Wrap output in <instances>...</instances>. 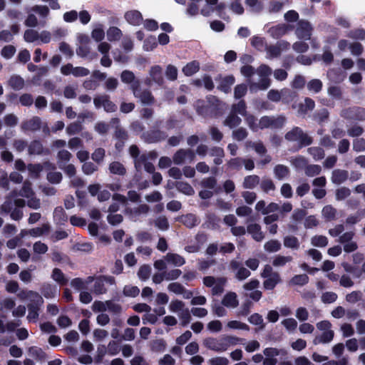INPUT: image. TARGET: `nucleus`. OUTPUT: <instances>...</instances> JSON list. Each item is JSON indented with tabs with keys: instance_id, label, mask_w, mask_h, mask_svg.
I'll return each instance as SVG.
<instances>
[{
	"instance_id": "18",
	"label": "nucleus",
	"mask_w": 365,
	"mask_h": 365,
	"mask_svg": "<svg viewBox=\"0 0 365 365\" xmlns=\"http://www.w3.org/2000/svg\"><path fill=\"white\" fill-rule=\"evenodd\" d=\"M292 26L283 24L276 26L272 27L269 30L270 35L274 38H279L287 33L288 31L292 30Z\"/></svg>"
},
{
	"instance_id": "16",
	"label": "nucleus",
	"mask_w": 365,
	"mask_h": 365,
	"mask_svg": "<svg viewBox=\"0 0 365 365\" xmlns=\"http://www.w3.org/2000/svg\"><path fill=\"white\" fill-rule=\"evenodd\" d=\"M222 305L230 309H235L239 305L237 295L234 292H229L222 299Z\"/></svg>"
},
{
	"instance_id": "28",
	"label": "nucleus",
	"mask_w": 365,
	"mask_h": 365,
	"mask_svg": "<svg viewBox=\"0 0 365 365\" xmlns=\"http://www.w3.org/2000/svg\"><path fill=\"white\" fill-rule=\"evenodd\" d=\"M165 261L175 267L182 266L185 263V259L182 256L170 252L165 256Z\"/></svg>"
},
{
	"instance_id": "34",
	"label": "nucleus",
	"mask_w": 365,
	"mask_h": 365,
	"mask_svg": "<svg viewBox=\"0 0 365 365\" xmlns=\"http://www.w3.org/2000/svg\"><path fill=\"white\" fill-rule=\"evenodd\" d=\"M150 76L153 81L161 85L163 83L164 80L162 76V68L160 66H154L150 68Z\"/></svg>"
},
{
	"instance_id": "19",
	"label": "nucleus",
	"mask_w": 365,
	"mask_h": 365,
	"mask_svg": "<svg viewBox=\"0 0 365 365\" xmlns=\"http://www.w3.org/2000/svg\"><path fill=\"white\" fill-rule=\"evenodd\" d=\"M337 215V210L331 205H325L322 210V216L326 222H331L336 220Z\"/></svg>"
},
{
	"instance_id": "31",
	"label": "nucleus",
	"mask_w": 365,
	"mask_h": 365,
	"mask_svg": "<svg viewBox=\"0 0 365 365\" xmlns=\"http://www.w3.org/2000/svg\"><path fill=\"white\" fill-rule=\"evenodd\" d=\"M200 70V63L197 61H192L187 63L183 68L182 72L187 76H191Z\"/></svg>"
},
{
	"instance_id": "3",
	"label": "nucleus",
	"mask_w": 365,
	"mask_h": 365,
	"mask_svg": "<svg viewBox=\"0 0 365 365\" xmlns=\"http://www.w3.org/2000/svg\"><path fill=\"white\" fill-rule=\"evenodd\" d=\"M316 327L317 329L322 333L315 336L313 340L314 344H328L333 340L334 332L331 329L332 324L329 321L322 320L317 323Z\"/></svg>"
},
{
	"instance_id": "53",
	"label": "nucleus",
	"mask_w": 365,
	"mask_h": 365,
	"mask_svg": "<svg viewBox=\"0 0 365 365\" xmlns=\"http://www.w3.org/2000/svg\"><path fill=\"white\" fill-rule=\"evenodd\" d=\"M27 16L25 19L24 24L28 27H36L38 26L41 23L38 21L36 16L35 15L34 12H31L30 9L27 11Z\"/></svg>"
},
{
	"instance_id": "44",
	"label": "nucleus",
	"mask_w": 365,
	"mask_h": 365,
	"mask_svg": "<svg viewBox=\"0 0 365 365\" xmlns=\"http://www.w3.org/2000/svg\"><path fill=\"white\" fill-rule=\"evenodd\" d=\"M260 188L264 192L268 193L270 191H274L276 186L272 179L264 178L260 182Z\"/></svg>"
},
{
	"instance_id": "23",
	"label": "nucleus",
	"mask_w": 365,
	"mask_h": 365,
	"mask_svg": "<svg viewBox=\"0 0 365 365\" xmlns=\"http://www.w3.org/2000/svg\"><path fill=\"white\" fill-rule=\"evenodd\" d=\"M260 182L259 177L257 175H249L244 178L242 186L245 189H254Z\"/></svg>"
},
{
	"instance_id": "35",
	"label": "nucleus",
	"mask_w": 365,
	"mask_h": 365,
	"mask_svg": "<svg viewBox=\"0 0 365 365\" xmlns=\"http://www.w3.org/2000/svg\"><path fill=\"white\" fill-rule=\"evenodd\" d=\"M180 222L188 228H192L197 224V218L193 214L182 215L180 218Z\"/></svg>"
},
{
	"instance_id": "9",
	"label": "nucleus",
	"mask_w": 365,
	"mask_h": 365,
	"mask_svg": "<svg viewBox=\"0 0 365 365\" xmlns=\"http://www.w3.org/2000/svg\"><path fill=\"white\" fill-rule=\"evenodd\" d=\"M93 103L96 108L103 107L105 111L113 113L117 109L115 104L110 100L107 95L97 96L93 98Z\"/></svg>"
},
{
	"instance_id": "13",
	"label": "nucleus",
	"mask_w": 365,
	"mask_h": 365,
	"mask_svg": "<svg viewBox=\"0 0 365 365\" xmlns=\"http://www.w3.org/2000/svg\"><path fill=\"white\" fill-rule=\"evenodd\" d=\"M312 31V27L309 22L302 20L298 23L295 33L298 38L308 40L311 38Z\"/></svg>"
},
{
	"instance_id": "49",
	"label": "nucleus",
	"mask_w": 365,
	"mask_h": 365,
	"mask_svg": "<svg viewBox=\"0 0 365 365\" xmlns=\"http://www.w3.org/2000/svg\"><path fill=\"white\" fill-rule=\"evenodd\" d=\"M16 48L14 46L9 44L4 46L1 50V56L5 59L11 58L16 53Z\"/></svg>"
},
{
	"instance_id": "39",
	"label": "nucleus",
	"mask_w": 365,
	"mask_h": 365,
	"mask_svg": "<svg viewBox=\"0 0 365 365\" xmlns=\"http://www.w3.org/2000/svg\"><path fill=\"white\" fill-rule=\"evenodd\" d=\"M177 190L187 195H192L195 193L192 187L185 182H177L175 184Z\"/></svg>"
},
{
	"instance_id": "43",
	"label": "nucleus",
	"mask_w": 365,
	"mask_h": 365,
	"mask_svg": "<svg viewBox=\"0 0 365 365\" xmlns=\"http://www.w3.org/2000/svg\"><path fill=\"white\" fill-rule=\"evenodd\" d=\"M83 130L81 122L75 121L68 124L66 128V133L69 135H73L79 133Z\"/></svg>"
},
{
	"instance_id": "33",
	"label": "nucleus",
	"mask_w": 365,
	"mask_h": 365,
	"mask_svg": "<svg viewBox=\"0 0 365 365\" xmlns=\"http://www.w3.org/2000/svg\"><path fill=\"white\" fill-rule=\"evenodd\" d=\"M273 172L275 178L282 180L289 175V169L286 165L279 164L274 166Z\"/></svg>"
},
{
	"instance_id": "20",
	"label": "nucleus",
	"mask_w": 365,
	"mask_h": 365,
	"mask_svg": "<svg viewBox=\"0 0 365 365\" xmlns=\"http://www.w3.org/2000/svg\"><path fill=\"white\" fill-rule=\"evenodd\" d=\"M30 11L38 14V16L43 19V21H41V24L43 26L45 25V19L50 14V9L48 6L46 5H34L30 8Z\"/></svg>"
},
{
	"instance_id": "14",
	"label": "nucleus",
	"mask_w": 365,
	"mask_h": 365,
	"mask_svg": "<svg viewBox=\"0 0 365 365\" xmlns=\"http://www.w3.org/2000/svg\"><path fill=\"white\" fill-rule=\"evenodd\" d=\"M42 120L38 116H34L21 124V129L25 131H37L41 128Z\"/></svg>"
},
{
	"instance_id": "60",
	"label": "nucleus",
	"mask_w": 365,
	"mask_h": 365,
	"mask_svg": "<svg viewBox=\"0 0 365 365\" xmlns=\"http://www.w3.org/2000/svg\"><path fill=\"white\" fill-rule=\"evenodd\" d=\"M106 150L102 148H96L91 155V158L96 163H101L105 158Z\"/></svg>"
},
{
	"instance_id": "56",
	"label": "nucleus",
	"mask_w": 365,
	"mask_h": 365,
	"mask_svg": "<svg viewBox=\"0 0 365 365\" xmlns=\"http://www.w3.org/2000/svg\"><path fill=\"white\" fill-rule=\"evenodd\" d=\"M292 261V257L291 256L277 255L272 261V265L277 267H282Z\"/></svg>"
},
{
	"instance_id": "48",
	"label": "nucleus",
	"mask_w": 365,
	"mask_h": 365,
	"mask_svg": "<svg viewBox=\"0 0 365 365\" xmlns=\"http://www.w3.org/2000/svg\"><path fill=\"white\" fill-rule=\"evenodd\" d=\"M234 83L235 78L233 76H226L221 80L219 88L225 93H228Z\"/></svg>"
},
{
	"instance_id": "25",
	"label": "nucleus",
	"mask_w": 365,
	"mask_h": 365,
	"mask_svg": "<svg viewBox=\"0 0 365 365\" xmlns=\"http://www.w3.org/2000/svg\"><path fill=\"white\" fill-rule=\"evenodd\" d=\"M8 85L15 91L21 90L25 85L23 78L19 75H12L8 80Z\"/></svg>"
},
{
	"instance_id": "58",
	"label": "nucleus",
	"mask_w": 365,
	"mask_h": 365,
	"mask_svg": "<svg viewBox=\"0 0 365 365\" xmlns=\"http://www.w3.org/2000/svg\"><path fill=\"white\" fill-rule=\"evenodd\" d=\"M362 294L360 291H352L345 296V300L349 304H356L361 300Z\"/></svg>"
},
{
	"instance_id": "4",
	"label": "nucleus",
	"mask_w": 365,
	"mask_h": 365,
	"mask_svg": "<svg viewBox=\"0 0 365 365\" xmlns=\"http://www.w3.org/2000/svg\"><path fill=\"white\" fill-rule=\"evenodd\" d=\"M284 138L289 142H298L299 147L309 145L313 142L312 138L299 127H294L288 131L285 134Z\"/></svg>"
},
{
	"instance_id": "6",
	"label": "nucleus",
	"mask_w": 365,
	"mask_h": 365,
	"mask_svg": "<svg viewBox=\"0 0 365 365\" xmlns=\"http://www.w3.org/2000/svg\"><path fill=\"white\" fill-rule=\"evenodd\" d=\"M115 285V279L113 277L103 275L97 277L93 285V292L96 294H103L106 293V285Z\"/></svg>"
},
{
	"instance_id": "46",
	"label": "nucleus",
	"mask_w": 365,
	"mask_h": 365,
	"mask_svg": "<svg viewBox=\"0 0 365 365\" xmlns=\"http://www.w3.org/2000/svg\"><path fill=\"white\" fill-rule=\"evenodd\" d=\"M208 132L211 139L216 143H220L224 137L222 132L217 127L214 125L209 128Z\"/></svg>"
},
{
	"instance_id": "1",
	"label": "nucleus",
	"mask_w": 365,
	"mask_h": 365,
	"mask_svg": "<svg viewBox=\"0 0 365 365\" xmlns=\"http://www.w3.org/2000/svg\"><path fill=\"white\" fill-rule=\"evenodd\" d=\"M240 71L241 73L247 78L252 77L255 73L260 78L258 82H254L250 79L248 81L250 92L256 93L259 90L264 91L270 86L271 80L269 77L272 70L269 66L262 64L255 70L252 66L245 65L241 68Z\"/></svg>"
},
{
	"instance_id": "15",
	"label": "nucleus",
	"mask_w": 365,
	"mask_h": 365,
	"mask_svg": "<svg viewBox=\"0 0 365 365\" xmlns=\"http://www.w3.org/2000/svg\"><path fill=\"white\" fill-rule=\"evenodd\" d=\"M168 289L175 294L182 295L184 299H191L193 296V293L191 291L187 290L178 282L170 283L168 286Z\"/></svg>"
},
{
	"instance_id": "42",
	"label": "nucleus",
	"mask_w": 365,
	"mask_h": 365,
	"mask_svg": "<svg viewBox=\"0 0 365 365\" xmlns=\"http://www.w3.org/2000/svg\"><path fill=\"white\" fill-rule=\"evenodd\" d=\"M28 151L30 155H41L43 152V145L40 141L34 140L29 145Z\"/></svg>"
},
{
	"instance_id": "62",
	"label": "nucleus",
	"mask_w": 365,
	"mask_h": 365,
	"mask_svg": "<svg viewBox=\"0 0 365 365\" xmlns=\"http://www.w3.org/2000/svg\"><path fill=\"white\" fill-rule=\"evenodd\" d=\"M312 245L315 247H324L328 244V240L325 236L316 235L311 240Z\"/></svg>"
},
{
	"instance_id": "36",
	"label": "nucleus",
	"mask_w": 365,
	"mask_h": 365,
	"mask_svg": "<svg viewBox=\"0 0 365 365\" xmlns=\"http://www.w3.org/2000/svg\"><path fill=\"white\" fill-rule=\"evenodd\" d=\"M281 282L279 274H274L272 277H267L263 282V287L265 289H273L276 285Z\"/></svg>"
},
{
	"instance_id": "59",
	"label": "nucleus",
	"mask_w": 365,
	"mask_h": 365,
	"mask_svg": "<svg viewBox=\"0 0 365 365\" xmlns=\"http://www.w3.org/2000/svg\"><path fill=\"white\" fill-rule=\"evenodd\" d=\"M42 293L46 298H53L56 294V287L49 284H45L42 287Z\"/></svg>"
},
{
	"instance_id": "11",
	"label": "nucleus",
	"mask_w": 365,
	"mask_h": 365,
	"mask_svg": "<svg viewBox=\"0 0 365 365\" xmlns=\"http://www.w3.org/2000/svg\"><path fill=\"white\" fill-rule=\"evenodd\" d=\"M195 157V153L192 150L181 148L173 154V162L175 165H182L187 159L190 162L193 161Z\"/></svg>"
},
{
	"instance_id": "37",
	"label": "nucleus",
	"mask_w": 365,
	"mask_h": 365,
	"mask_svg": "<svg viewBox=\"0 0 365 365\" xmlns=\"http://www.w3.org/2000/svg\"><path fill=\"white\" fill-rule=\"evenodd\" d=\"M18 297L21 299V300H26V299H29L31 302L38 299V301H40V295L38 293H37L36 292H34V291H26V290H21L20 291L18 294H17Z\"/></svg>"
},
{
	"instance_id": "51",
	"label": "nucleus",
	"mask_w": 365,
	"mask_h": 365,
	"mask_svg": "<svg viewBox=\"0 0 365 365\" xmlns=\"http://www.w3.org/2000/svg\"><path fill=\"white\" fill-rule=\"evenodd\" d=\"M246 108L247 106L245 101L241 100L237 103L232 105L231 112L235 114L239 113L244 116L246 115L247 113Z\"/></svg>"
},
{
	"instance_id": "41",
	"label": "nucleus",
	"mask_w": 365,
	"mask_h": 365,
	"mask_svg": "<svg viewBox=\"0 0 365 365\" xmlns=\"http://www.w3.org/2000/svg\"><path fill=\"white\" fill-rule=\"evenodd\" d=\"M29 354L36 360L43 361L46 359V354L37 346H32L28 349Z\"/></svg>"
},
{
	"instance_id": "52",
	"label": "nucleus",
	"mask_w": 365,
	"mask_h": 365,
	"mask_svg": "<svg viewBox=\"0 0 365 365\" xmlns=\"http://www.w3.org/2000/svg\"><path fill=\"white\" fill-rule=\"evenodd\" d=\"M121 35V31L115 26H112L107 31V38L110 41H118Z\"/></svg>"
},
{
	"instance_id": "38",
	"label": "nucleus",
	"mask_w": 365,
	"mask_h": 365,
	"mask_svg": "<svg viewBox=\"0 0 365 365\" xmlns=\"http://www.w3.org/2000/svg\"><path fill=\"white\" fill-rule=\"evenodd\" d=\"M281 243L277 240H270L264 243V249L267 252H276L280 250Z\"/></svg>"
},
{
	"instance_id": "55",
	"label": "nucleus",
	"mask_w": 365,
	"mask_h": 365,
	"mask_svg": "<svg viewBox=\"0 0 365 365\" xmlns=\"http://www.w3.org/2000/svg\"><path fill=\"white\" fill-rule=\"evenodd\" d=\"M307 152L312 155L314 160H319L324 158V150L320 147H311L307 149Z\"/></svg>"
},
{
	"instance_id": "5",
	"label": "nucleus",
	"mask_w": 365,
	"mask_h": 365,
	"mask_svg": "<svg viewBox=\"0 0 365 365\" xmlns=\"http://www.w3.org/2000/svg\"><path fill=\"white\" fill-rule=\"evenodd\" d=\"M286 122V117L284 115L263 116L259 121V127L263 128H279Z\"/></svg>"
},
{
	"instance_id": "12",
	"label": "nucleus",
	"mask_w": 365,
	"mask_h": 365,
	"mask_svg": "<svg viewBox=\"0 0 365 365\" xmlns=\"http://www.w3.org/2000/svg\"><path fill=\"white\" fill-rule=\"evenodd\" d=\"M43 303V300L41 297H40V301L38 299L29 302L27 305L29 309V314L27 315V319L29 322H36L38 318V311L40 307Z\"/></svg>"
},
{
	"instance_id": "47",
	"label": "nucleus",
	"mask_w": 365,
	"mask_h": 365,
	"mask_svg": "<svg viewBox=\"0 0 365 365\" xmlns=\"http://www.w3.org/2000/svg\"><path fill=\"white\" fill-rule=\"evenodd\" d=\"M52 279L61 285H64L68 282V279L65 277L63 273L58 268H54L51 274Z\"/></svg>"
},
{
	"instance_id": "63",
	"label": "nucleus",
	"mask_w": 365,
	"mask_h": 365,
	"mask_svg": "<svg viewBox=\"0 0 365 365\" xmlns=\"http://www.w3.org/2000/svg\"><path fill=\"white\" fill-rule=\"evenodd\" d=\"M155 225L161 230H167L169 227L168 218L165 215H161L155 220Z\"/></svg>"
},
{
	"instance_id": "2",
	"label": "nucleus",
	"mask_w": 365,
	"mask_h": 365,
	"mask_svg": "<svg viewBox=\"0 0 365 365\" xmlns=\"http://www.w3.org/2000/svg\"><path fill=\"white\" fill-rule=\"evenodd\" d=\"M240 339L233 336H222L220 338L207 337L203 340V345L207 349L216 351L224 352L230 346L236 345Z\"/></svg>"
},
{
	"instance_id": "30",
	"label": "nucleus",
	"mask_w": 365,
	"mask_h": 365,
	"mask_svg": "<svg viewBox=\"0 0 365 365\" xmlns=\"http://www.w3.org/2000/svg\"><path fill=\"white\" fill-rule=\"evenodd\" d=\"M109 171L113 175L123 176L126 174V168L118 161H113L109 164Z\"/></svg>"
},
{
	"instance_id": "10",
	"label": "nucleus",
	"mask_w": 365,
	"mask_h": 365,
	"mask_svg": "<svg viewBox=\"0 0 365 365\" xmlns=\"http://www.w3.org/2000/svg\"><path fill=\"white\" fill-rule=\"evenodd\" d=\"M229 267L232 271L235 272V278L240 281L245 280L251 275L250 271L235 259L230 261Z\"/></svg>"
},
{
	"instance_id": "8",
	"label": "nucleus",
	"mask_w": 365,
	"mask_h": 365,
	"mask_svg": "<svg viewBox=\"0 0 365 365\" xmlns=\"http://www.w3.org/2000/svg\"><path fill=\"white\" fill-rule=\"evenodd\" d=\"M289 43L285 41H278L274 45L266 46L265 51L269 58H277L279 57L282 51H287L289 48Z\"/></svg>"
},
{
	"instance_id": "57",
	"label": "nucleus",
	"mask_w": 365,
	"mask_h": 365,
	"mask_svg": "<svg viewBox=\"0 0 365 365\" xmlns=\"http://www.w3.org/2000/svg\"><path fill=\"white\" fill-rule=\"evenodd\" d=\"M351 195V190L346 187H341L336 190L335 197L337 201L346 199Z\"/></svg>"
},
{
	"instance_id": "64",
	"label": "nucleus",
	"mask_w": 365,
	"mask_h": 365,
	"mask_svg": "<svg viewBox=\"0 0 365 365\" xmlns=\"http://www.w3.org/2000/svg\"><path fill=\"white\" fill-rule=\"evenodd\" d=\"M349 38L355 40H365V29H356L351 30L347 35Z\"/></svg>"
},
{
	"instance_id": "17",
	"label": "nucleus",
	"mask_w": 365,
	"mask_h": 365,
	"mask_svg": "<svg viewBox=\"0 0 365 365\" xmlns=\"http://www.w3.org/2000/svg\"><path fill=\"white\" fill-rule=\"evenodd\" d=\"M315 106L314 101L309 98H306L304 102L299 103L297 106L293 105L292 107L294 108H297V112L299 115H304L307 114L309 111H311L314 109Z\"/></svg>"
},
{
	"instance_id": "7",
	"label": "nucleus",
	"mask_w": 365,
	"mask_h": 365,
	"mask_svg": "<svg viewBox=\"0 0 365 365\" xmlns=\"http://www.w3.org/2000/svg\"><path fill=\"white\" fill-rule=\"evenodd\" d=\"M263 354L264 356L263 365H276L277 364L276 356L279 355L284 356L287 354V351L282 349L268 347L264 349Z\"/></svg>"
},
{
	"instance_id": "45",
	"label": "nucleus",
	"mask_w": 365,
	"mask_h": 365,
	"mask_svg": "<svg viewBox=\"0 0 365 365\" xmlns=\"http://www.w3.org/2000/svg\"><path fill=\"white\" fill-rule=\"evenodd\" d=\"M248 135V132L246 128L243 127H240L232 130V137L234 140L237 141H242L245 138H247Z\"/></svg>"
},
{
	"instance_id": "26",
	"label": "nucleus",
	"mask_w": 365,
	"mask_h": 365,
	"mask_svg": "<svg viewBox=\"0 0 365 365\" xmlns=\"http://www.w3.org/2000/svg\"><path fill=\"white\" fill-rule=\"evenodd\" d=\"M348 172L344 170H334L332 172L331 181L333 183L339 185L344 182L348 178Z\"/></svg>"
},
{
	"instance_id": "29",
	"label": "nucleus",
	"mask_w": 365,
	"mask_h": 365,
	"mask_svg": "<svg viewBox=\"0 0 365 365\" xmlns=\"http://www.w3.org/2000/svg\"><path fill=\"white\" fill-rule=\"evenodd\" d=\"M144 105H152L155 102V98L150 91L145 89L141 91L136 96Z\"/></svg>"
},
{
	"instance_id": "50",
	"label": "nucleus",
	"mask_w": 365,
	"mask_h": 365,
	"mask_svg": "<svg viewBox=\"0 0 365 365\" xmlns=\"http://www.w3.org/2000/svg\"><path fill=\"white\" fill-rule=\"evenodd\" d=\"M169 309L170 312L179 314L185 309V305L182 301L174 299L170 302Z\"/></svg>"
},
{
	"instance_id": "32",
	"label": "nucleus",
	"mask_w": 365,
	"mask_h": 365,
	"mask_svg": "<svg viewBox=\"0 0 365 365\" xmlns=\"http://www.w3.org/2000/svg\"><path fill=\"white\" fill-rule=\"evenodd\" d=\"M283 245L285 247L297 250L299 248V241L297 237L294 235L285 236L283 239Z\"/></svg>"
},
{
	"instance_id": "54",
	"label": "nucleus",
	"mask_w": 365,
	"mask_h": 365,
	"mask_svg": "<svg viewBox=\"0 0 365 365\" xmlns=\"http://www.w3.org/2000/svg\"><path fill=\"white\" fill-rule=\"evenodd\" d=\"M227 280L225 277H218L217 283L212 287V295H220L224 292V286Z\"/></svg>"
},
{
	"instance_id": "40",
	"label": "nucleus",
	"mask_w": 365,
	"mask_h": 365,
	"mask_svg": "<svg viewBox=\"0 0 365 365\" xmlns=\"http://www.w3.org/2000/svg\"><path fill=\"white\" fill-rule=\"evenodd\" d=\"M20 195L26 198H29L35 195V192L32 189V184L29 180H25L20 191Z\"/></svg>"
},
{
	"instance_id": "24",
	"label": "nucleus",
	"mask_w": 365,
	"mask_h": 365,
	"mask_svg": "<svg viewBox=\"0 0 365 365\" xmlns=\"http://www.w3.org/2000/svg\"><path fill=\"white\" fill-rule=\"evenodd\" d=\"M241 118L237 114L230 111V113L225 118L222 123L225 126L232 129L237 127L241 123Z\"/></svg>"
},
{
	"instance_id": "22",
	"label": "nucleus",
	"mask_w": 365,
	"mask_h": 365,
	"mask_svg": "<svg viewBox=\"0 0 365 365\" xmlns=\"http://www.w3.org/2000/svg\"><path fill=\"white\" fill-rule=\"evenodd\" d=\"M126 21L132 25H140L143 21L141 14L136 10L127 11L125 14Z\"/></svg>"
},
{
	"instance_id": "61",
	"label": "nucleus",
	"mask_w": 365,
	"mask_h": 365,
	"mask_svg": "<svg viewBox=\"0 0 365 365\" xmlns=\"http://www.w3.org/2000/svg\"><path fill=\"white\" fill-rule=\"evenodd\" d=\"M24 38L26 42H34L39 38L38 32L34 29H27L24 34Z\"/></svg>"
},
{
	"instance_id": "21",
	"label": "nucleus",
	"mask_w": 365,
	"mask_h": 365,
	"mask_svg": "<svg viewBox=\"0 0 365 365\" xmlns=\"http://www.w3.org/2000/svg\"><path fill=\"white\" fill-rule=\"evenodd\" d=\"M247 232L257 242H261L264 238V235L262 232L261 227L259 224L253 223L247 226Z\"/></svg>"
},
{
	"instance_id": "27",
	"label": "nucleus",
	"mask_w": 365,
	"mask_h": 365,
	"mask_svg": "<svg viewBox=\"0 0 365 365\" xmlns=\"http://www.w3.org/2000/svg\"><path fill=\"white\" fill-rule=\"evenodd\" d=\"M210 155L214 157L213 163L216 165L222 163V159L225 157V151L223 148L218 146H213L210 149Z\"/></svg>"
}]
</instances>
